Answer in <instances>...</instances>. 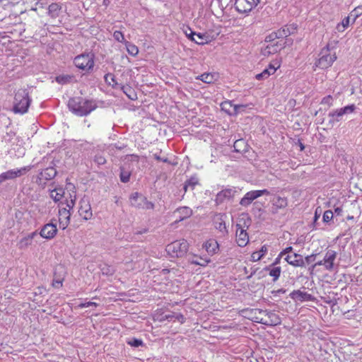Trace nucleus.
Returning a JSON list of instances; mask_svg holds the SVG:
<instances>
[{"label":"nucleus","instance_id":"nucleus-1","mask_svg":"<svg viewBox=\"0 0 362 362\" xmlns=\"http://www.w3.org/2000/svg\"><path fill=\"white\" fill-rule=\"evenodd\" d=\"M70 110L78 116H86L94 110L96 105L90 100H83L81 98H71L68 102Z\"/></svg>","mask_w":362,"mask_h":362},{"label":"nucleus","instance_id":"nucleus-2","mask_svg":"<svg viewBox=\"0 0 362 362\" xmlns=\"http://www.w3.org/2000/svg\"><path fill=\"white\" fill-rule=\"evenodd\" d=\"M251 219L247 214H242L236 223V242L238 246L245 247L249 242L247 230L250 226Z\"/></svg>","mask_w":362,"mask_h":362},{"label":"nucleus","instance_id":"nucleus-3","mask_svg":"<svg viewBox=\"0 0 362 362\" xmlns=\"http://www.w3.org/2000/svg\"><path fill=\"white\" fill-rule=\"evenodd\" d=\"M30 103L28 91L23 88L18 89L15 93L13 110L15 113L25 114L28 112Z\"/></svg>","mask_w":362,"mask_h":362},{"label":"nucleus","instance_id":"nucleus-4","mask_svg":"<svg viewBox=\"0 0 362 362\" xmlns=\"http://www.w3.org/2000/svg\"><path fill=\"white\" fill-rule=\"evenodd\" d=\"M188 247V243L182 239L168 244L166 246V252L171 257H181L187 253Z\"/></svg>","mask_w":362,"mask_h":362},{"label":"nucleus","instance_id":"nucleus-5","mask_svg":"<svg viewBox=\"0 0 362 362\" xmlns=\"http://www.w3.org/2000/svg\"><path fill=\"white\" fill-rule=\"evenodd\" d=\"M74 64L78 69L88 72L95 65L94 54L90 52L79 54L74 58Z\"/></svg>","mask_w":362,"mask_h":362},{"label":"nucleus","instance_id":"nucleus-6","mask_svg":"<svg viewBox=\"0 0 362 362\" xmlns=\"http://www.w3.org/2000/svg\"><path fill=\"white\" fill-rule=\"evenodd\" d=\"M337 59L335 53H332L328 47L322 49L320 53V58L315 63V66L320 69H327L332 66Z\"/></svg>","mask_w":362,"mask_h":362},{"label":"nucleus","instance_id":"nucleus-7","mask_svg":"<svg viewBox=\"0 0 362 362\" xmlns=\"http://www.w3.org/2000/svg\"><path fill=\"white\" fill-rule=\"evenodd\" d=\"M337 258V252L332 250H328L324 256L323 259L316 262L313 267L323 266L325 270L332 272L334 269V261Z\"/></svg>","mask_w":362,"mask_h":362},{"label":"nucleus","instance_id":"nucleus-8","mask_svg":"<svg viewBox=\"0 0 362 362\" xmlns=\"http://www.w3.org/2000/svg\"><path fill=\"white\" fill-rule=\"evenodd\" d=\"M259 2V0H235V7L239 13H245L250 12Z\"/></svg>","mask_w":362,"mask_h":362},{"label":"nucleus","instance_id":"nucleus-9","mask_svg":"<svg viewBox=\"0 0 362 362\" xmlns=\"http://www.w3.org/2000/svg\"><path fill=\"white\" fill-rule=\"evenodd\" d=\"M29 170L28 167L21 168L20 169H13L0 174V183L8 180H13L25 175Z\"/></svg>","mask_w":362,"mask_h":362},{"label":"nucleus","instance_id":"nucleus-10","mask_svg":"<svg viewBox=\"0 0 362 362\" xmlns=\"http://www.w3.org/2000/svg\"><path fill=\"white\" fill-rule=\"evenodd\" d=\"M79 204V215L84 220L87 221L90 219L93 216V214L89 201L86 198L83 197L80 200Z\"/></svg>","mask_w":362,"mask_h":362},{"label":"nucleus","instance_id":"nucleus-11","mask_svg":"<svg viewBox=\"0 0 362 362\" xmlns=\"http://www.w3.org/2000/svg\"><path fill=\"white\" fill-rule=\"evenodd\" d=\"M57 233L56 224L49 223L42 226L39 234L40 235L47 240H51L55 237Z\"/></svg>","mask_w":362,"mask_h":362},{"label":"nucleus","instance_id":"nucleus-12","mask_svg":"<svg viewBox=\"0 0 362 362\" xmlns=\"http://www.w3.org/2000/svg\"><path fill=\"white\" fill-rule=\"evenodd\" d=\"M58 215L59 228L64 230L70 223L71 212L66 208H61L59 209Z\"/></svg>","mask_w":362,"mask_h":362},{"label":"nucleus","instance_id":"nucleus-13","mask_svg":"<svg viewBox=\"0 0 362 362\" xmlns=\"http://www.w3.org/2000/svg\"><path fill=\"white\" fill-rule=\"evenodd\" d=\"M235 193V190L233 188L223 189L216 194L215 201L217 204H220L225 201H228L232 199Z\"/></svg>","mask_w":362,"mask_h":362},{"label":"nucleus","instance_id":"nucleus-14","mask_svg":"<svg viewBox=\"0 0 362 362\" xmlns=\"http://www.w3.org/2000/svg\"><path fill=\"white\" fill-rule=\"evenodd\" d=\"M279 66L280 65L278 62H276L275 64L270 63L269 66L262 71V72L255 76V78L257 80H264L269 78V76L273 75Z\"/></svg>","mask_w":362,"mask_h":362},{"label":"nucleus","instance_id":"nucleus-15","mask_svg":"<svg viewBox=\"0 0 362 362\" xmlns=\"http://www.w3.org/2000/svg\"><path fill=\"white\" fill-rule=\"evenodd\" d=\"M290 297L296 301H311L314 300V297L305 291L300 290H294L290 293Z\"/></svg>","mask_w":362,"mask_h":362},{"label":"nucleus","instance_id":"nucleus-16","mask_svg":"<svg viewBox=\"0 0 362 362\" xmlns=\"http://www.w3.org/2000/svg\"><path fill=\"white\" fill-rule=\"evenodd\" d=\"M192 215V210L187 206L180 207L173 212V216L177 218L175 222L182 221L189 218Z\"/></svg>","mask_w":362,"mask_h":362},{"label":"nucleus","instance_id":"nucleus-17","mask_svg":"<svg viewBox=\"0 0 362 362\" xmlns=\"http://www.w3.org/2000/svg\"><path fill=\"white\" fill-rule=\"evenodd\" d=\"M226 214H218L215 216L214 219L215 228L223 235L228 233L226 226Z\"/></svg>","mask_w":362,"mask_h":362},{"label":"nucleus","instance_id":"nucleus-18","mask_svg":"<svg viewBox=\"0 0 362 362\" xmlns=\"http://www.w3.org/2000/svg\"><path fill=\"white\" fill-rule=\"evenodd\" d=\"M284 259L289 264L292 266L300 267L305 266V260L303 259L300 255L296 253L287 255Z\"/></svg>","mask_w":362,"mask_h":362},{"label":"nucleus","instance_id":"nucleus-19","mask_svg":"<svg viewBox=\"0 0 362 362\" xmlns=\"http://www.w3.org/2000/svg\"><path fill=\"white\" fill-rule=\"evenodd\" d=\"M38 235L37 231L32 232L25 236L23 237L18 243V247L19 249H25L28 246L31 245L33 239Z\"/></svg>","mask_w":362,"mask_h":362},{"label":"nucleus","instance_id":"nucleus-20","mask_svg":"<svg viewBox=\"0 0 362 362\" xmlns=\"http://www.w3.org/2000/svg\"><path fill=\"white\" fill-rule=\"evenodd\" d=\"M252 320L255 322L265 325V320H267V316L268 315L267 310L262 309H254L252 310Z\"/></svg>","mask_w":362,"mask_h":362},{"label":"nucleus","instance_id":"nucleus-21","mask_svg":"<svg viewBox=\"0 0 362 362\" xmlns=\"http://www.w3.org/2000/svg\"><path fill=\"white\" fill-rule=\"evenodd\" d=\"M212 40V37L207 33H196L193 42L197 45H206Z\"/></svg>","mask_w":362,"mask_h":362},{"label":"nucleus","instance_id":"nucleus-22","mask_svg":"<svg viewBox=\"0 0 362 362\" xmlns=\"http://www.w3.org/2000/svg\"><path fill=\"white\" fill-rule=\"evenodd\" d=\"M292 32L287 28H284L282 30H279L278 33H272L266 37V42H276L275 40L279 37H287L291 35Z\"/></svg>","mask_w":362,"mask_h":362},{"label":"nucleus","instance_id":"nucleus-23","mask_svg":"<svg viewBox=\"0 0 362 362\" xmlns=\"http://www.w3.org/2000/svg\"><path fill=\"white\" fill-rule=\"evenodd\" d=\"M292 32L287 28H284L282 30H279L278 33H272L266 37V42H276L275 40L279 37H287L291 35Z\"/></svg>","mask_w":362,"mask_h":362},{"label":"nucleus","instance_id":"nucleus-24","mask_svg":"<svg viewBox=\"0 0 362 362\" xmlns=\"http://www.w3.org/2000/svg\"><path fill=\"white\" fill-rule=\"evenodd\" d=\"M257 198H258L257 190L250 191L241 199L240 204L242 206H247Z\"/></svg>","mask_w":362,"mask_h":362},{"label":"nucleus","instance_id":"nucleus-25","mask_svg":"<svg viewBox=\"0 0 362 362\" xmlns=\"http://www.w3.org/2000/svg\"><path fill=\"white\" fill-rule=\"evenodd\" d=\"M281 320L279 316L273 311L268 310L267 320H265V325L274 326L279 325Z\"/></svg>","mask_w":362,"mask_h":362},{"label":"nucleus","instance_id":"nucleus-26","mask_svg":"<svg viewBox=\"0 0 362 362\" xmlns=\"http://www.w3.org/2000/svg\"><path fill=\"white\" fill-rule=\"evenodd\" d=\"M141 197H144L139 192H134L131 194L129 197L130 204L132 206H134L138 209H141L143 205V202L140 199Z\"/></svg>","mask_w":362,"mask_h":362},{"label":"nucleus","instance_id":"nucleus-27","mask_svg":"<svg viewBox=\"0 0 362 362\" xmlns=\"http://www.w3.org/2000/svg\"><path fill=\"white\" fill-rule=\"evenodd\" d=\"M272 203L277 209H283L287 206L288 200L286 197L275 195L272 199Z\"/></svg>","mask_w":362,"mask_h":362},{"label":"nucleus","instance_id":"nucleus-28","mask_svg":"<svg viewBox=\"0 0 362 362\" xmlns=\"http://www.w3.org/2000/svg\"><path fill=\"white\" fill-rule=\"evenodd\" d=\"M269 272L270 276L273 277V281H276L280 276L281 269L279 266L269 265L265 268Z\"/></svg>","mask_w":362,"mask_h":362},{"label":"nucleus","instance_id":"nucleus-29","mask_svg":"<svg viewBox=\"0 0 362 362\" xmlns=\"http://www.w3.org/2000/svg\"><path fill=\"white\" fill-rule=\"evenodd\" d=\"M204 247L209 254L214 255L218 250V244L214 240H209L205 243Z\"/></svg>","mask_w":362,"mask_h":362},{"label":"nucleus","instance_id":"nucleus-30","mask_svg":"<svg viewBox=\"0 0 362 362\" xmlns=\"http://www.w3.org/2000/svg\"><path fill=\"white\" fill-rule=\"evenodd\" d=\"M234 150L238 153H245L247 151L248 146L244 139H238L233 144Z\"/></svg>","mask_w":362,"mask_h":362},{"label":"nucleus","instance_id":"nucleus-31","mask_svg":"<svg viewBox=\"0 0 362 362\" xmlns=\"http://www.w3.org/2000/svg\"><path fill=\"white\" fill-rule=\"evenodd\" d=\"M118 88L121 89L123 93L130 99V100H136L137 98L136 94L134 90L129 86H123L120 84L118 86Z\"/></svg>","mask_w":362,"mask_h":362},{"label":"nucleus","instance_id":"nucleus-32","mask_svg":"<svg viewBox=\"0 0 362 362\" xmlns=\"http://www.w3.org/2000/svg\"><path fill=\"white\" fill-rule=\"evenodd\" d=\"M268 249L266 245L262 246L259 251H255L251 255V260L252 262H257L260 260L267 253Z\"/></svg>","mask_w":362,"mask_h":362},{"label":"nucleus","instance_id":"nucleus-33","mask_svg":"<svg viewBox=\"0 0 362 362\" xmlns=\"http://www.w3.org/2000/svg\"><path fill=\"white\" fill-rule=\"evenodd\" d=\"M57 175V172L55 169L53 168H48L45 170H43L40 174V178L45 179V180H51L54 178Z\"/></svg>","mask_w":362,"mask_h":362},{"label":"nucleus","instance_id":"nucleus-34","mask_svg":"<svg viewBox=\"0 0 362 362\" xmlns=\"http://www.w3.org/2000/svg\"><path fill=\"white\" fill-rule=\"evenodd\" d=\"M64 195V190L62 188H57L52 190L50 192V197L54 199V202H59Z\"/></svg>","mask_w":362,"mask_h":362},{"label":"nucleus","instance_id":"nucleus-35","mask_svg":"<svg viewBox=\"0 0 362 362\" xmlns=\"http://www.w3.org/2000/svg\"><path fill=\"white\" fill-rule=\"evenodd\" d=\"M131 172L127 170L124 166L120 168L119 178L121 182L127 183L129 181Z\"/></svg>","mask_w":362,"mask_h":362},{"label":"nucleus","instance_id":"nucleus-36","mask_svg":"<svg viewBox=\"0 0 362 362\" xmlns=\"http://www.w3.org/2000/svg\"><path fill=\"white\" fill-rule=\"evenodd\" d=\"M189 262L193 264L206 267L210 262V259L202 257H193L192 259H189Z\"/></svg>","mask_w":362,"mask_h":362},{"label":"nucleus","instance_id":"nucleus-37","mask_svg":"<svg viewBox=\"0 0 362 362\" xmlns=\"http://www.w3.org/2000/svg\"><path fill=\"white\" fill-rule=\"evenodd\" d=\"M105 81L108 85L112 86L115 89L118 88V86L120 85L115 81V76L112 74H107L105 76Z\"/></svg>","mask_w":362,"mask_h":362},{"label":"nucleus","instance_id":"nucleus-38","mask_svg":"<svg viewBox=\"0 0 362 362\" xmlns=\"http://www.w3.org/2000/svg\"><path fill=\"white\" fill-rule=\"evenodd\" d=\"M199 181L197 177H191L187 180L184 185V190L187 192L188 189H194V187L198 184Z\"/></svg>","mask_w":362,"mask_h":362},{"label":"nucleus","instance_id":"nucleus-39","mask_svg":"<svg viewBox=\"0 0 362 362\" xmlns=\"http://www.w3.org/2000/svg\"><path fill=\"white\" fill-rule=\"evenodd\" d=\"M281 47H267L265 46L262 50V53L264 56H269L270 54L276 53L279 50H280Z\"/></svg>","mask_w":362,"mask_h":362},{"label":"nucleus","instance_id":"nucleus-40","mask_svg":"<svg viewBox=\"0 0 362 362\" xmlns=\"http://www.w3.org/2000/svg\"><path fill=\"white\" fill-rule=\"evenodd\" d=\"M198 79L206 83H213L215 80L214 76L210 73H204L197 77Z\"/></svg>","mask_w":362,"mask_h":362},{"label":"nucleus","instance_id":"nucleus-41","mask_svg":"<svg viewBox=\"0 0 362 362\" xmlns=\"http://www.w3.org/2000/svg\"><path fill=\"white\" fill-rule=\"evenodd\" d=\"M344 112H342L341 109H337L335 110H333L329 113V117L332 119L333 121L339 122L340 120V117L344 115Z\"/></svg>","mask_w":362,"mask_h":362},{"label":"nucleus","instance_id":"nucleus-42","mask_svg":"<svg viewBox=\"0 0 362 362\" xmlns=\"http://www.w3.org/2000/svg\"><path fill=\"white\" fill-rule=\"evenodd\" d=\"M352 19L351 16L349 15L347 17L343 19L341 24H338L337 28L339 31L343 32L350 24V20Z\"/></svg>","mask_w":362,"mask_h":362},{"label":"nucleus","instance_id":"nucleus-43","mask_svg":"<svg viewBox=\"0 0 362 362\" xmlns=\"http://www.w3.org/2000/svg\"><path fill=\"white\" fill-rule=\"evenodd\" d=\"M72 78L70 75H60L56 77V81L59 84H66L70 82Z\"/></svg>","mask_w":362,"mask_h":362},{"label":"nucleus","instance_id":"nucleus-44","mask_svg":"<svg viewBox=\"0 0 362 362\" xmlns=\"http://www.w3.org/2000/svg\"><path fill=\"white\" fill-rule=\"evenodd\" d=\"M352 18V22H354L357 18L362 15V6L356 7L349 14Z\"/></svg>","mask_w":362,"mask_h":362},{"label":"nucleus","instance_id":"nucleus-45","mask_svg":"<svg viewBox=\"0 0 362 362\" xmlns=\"http://www.w3.org/2000/svg\"><path fill=\"white\" fill-rule=\"evenodd\" d=\"M76 199V195L75 192H74V194H69V199H66V207L68 208L67 209H69V211H70L71 209H72L74 208V206L75 205Z\"/></svg>","mask_w":362,"mask_h":362},{"label":"nucleus","instance_id":"nucleus-46","mask_svg":"<svg viewBox=\"0 0 362 362\" xmlns=\"http://www.w3.org/2000/svg\"><path fill=\"white\" fill-rule=\"evenodd\" d=\"M140 199L143 202L141 209H153L154 208V204L151 202L148 201L146 197H141Z\"/></svg>","mask_w":362,"mask_h":362},{"label":"nucleus","instance_id":"nucleus-47","mask_svg":"<svg viewBox=\"0 0 362 362\" xmlns=\"http://www.w3.org/2000/svg\"><path fill=\"white\" fill-rule=\"evenodd\" d=\"M127 344L133 347H139L143 345V341L141 339L133 338L127 341Z\"/></svg>","mask_w":362,"mask_h":362},{"label":"nucleus","instance_id":"nucleus-48","mask_svg":"<svg viewBox=\"0 0 362 362\" xmlns=\"http://www.w3.org/2000/svg\"><path fill=\"white\" fill-rule=\"evenodd\" d=\"M247 105H234L233 106V115H237L240 112H242L245 111V110L247 108Z\"/></svg>","mask_w":362,"mask_h":362},{"label":"nucleus","instance_id":"nucleus-49","mask_svg":"<svg viewBox=\"0 0 362 362\" xmlns=\"http://www.w3.org/2000/svg\"><path fill=\"white\" fill-rule=\"evenodd\" d=\"M101 272L103 274L112 275L114 274L115 270L110 266L104 265V267H101Z\"/></svg>","mask_w":362,"mask_h":362},{"label":"nucleus","instance_id":"nucleus-50","mask_svg":"<svg viewBox=\"0 0 362 362\" xmlns=\"http://www.w3.org/2000/svg\"><path fill=\"white\" fill-rule=\"evenodd\" d=\"M234 105L233 104L232 101H225L221 104L222 110L226 111L228 112V114L232 115L233 112H230L228 108L233 107V108Z\"/></svg>","mask_w":362,"mask_h":362},{"label":"nucleus","instance_id":"nucleus-51","mask_svg":"<svg viewBox=\"0 0 362 362\" xmlns=\"http://www.w3.org/2000/svg\"><path fill=\"white\" fill-rule=\"evenodd\" d=\"M113 37L117 42H123L124 41V36L123 33L119 30L114 32Z\"/></svg>","mask_w":362,"mask_h":362},{"label":"nucleus","instance_id":"nucleus-52","mask_svg":"<svg viewBox=\"0 0 362 362\" xmlns=\"http://www.w3.org/2000/svg\"><path fill=\"white\" fill-rule=\"evenodd\" d=\"M94 161L98 165H103L106 163V159L105 158V157L103 155L97 154L95 156Z\"/></svg>","mask_w":362,"mask_h":362},{"label":"nucleus","instance_id":"nucleus-53","mask_svg":"<svg viewBox=\"0 0 362 362\" xmlns=\"http://www.w3.org/2000/svg\"><path fill=\"white\" fill-rule=\"evenodd\" d=\"M333 218V212L330 210L326 211L323 214V221L324 222L328 223Z\"/></svg>","mask_w":362,"mask_h":362},{"label":"nucleus","instance_id":"nucleus-54","mask_svg":"<svg viewBox=\"0 0 362 362\" xmlns=\"http://www.w3.org/2000/svg\"><path fill=\"white\" fill-rule=\"evenodd\" d=\"M344 115L352 113L356 110L355 105H349L344 107L341 108Z\"/></svg>","mask_w":362,"mask_h":362},{"label":"nucleus","instance_id":"nucleus-55","mask_svg":"<svg viewBox=\"0 0 362 362\" xmlns=\"http://www.w3.org/2000/svg\"><path fill=\"white\" fill-rule=\"evenodd\" d=\"M127 51H128L129 54L132 56H136L139 52V49H138L137 47L134 45H129L127 47Z\"/></svg>","mask_w":362,"mask_h":362},{"label":"nucleus","instance_id":"nucleus-56","mask_svg":"<svg viewBox=\"0 0 362 362\" xmlns=\"http://www.w3.org/2000/svg\"><path fill=\"white\" fill-rule=\"evenodd\" d=\"M186 36L190 40L193 41L194 38L195 32L192 31V29L189 27H187L184 30Z\"/></svg>","mask_w":362,"mask_h":362},{"label":"nucleus","instance_id":"nucleus-57","mask_svg":"<svg viewBox=\"0 0 362 362\" xmlns=\"http://www.w3.org/2000/svg\"><path fill=\"white\" fill-rule=\"evenodd\" d=\"M98 305V304L97 303L88 301V302L80 303L78 305V307L79 308H88V307H90V306L97 307Z\"/></svg>","mask_w":362,"mask_h":362},{"label":"nucleus","instance_id":"nucleus-58","mask_svg":"<svg viewBox=\"0 0 362 362\" xmlns=\"http://www.w3.org/2000/svg\"><path fill=\"white\" fill-rule=\"evenodd\" d=\"M174 313H170L168 314L162 315L160 321H173Z\"/></svg>","mask_w":362,"mask_h":362},{"label":"nucleus","instance_id":"nucleus-59","mask_svg":"<svg viewBox=\"0 0 362 362\" xmlns=\"http://www.w3.org/2000/svg\"><path fill=\"white\" fill-rule=\"evenodd\" d=\"M173 321H178L181 324L185 322V318L181 313H174Z\"/></svg>","mask_w":362,"mask_h":362},{"label":"nucleus","instance_id":"nucleus-60","mask_svg":"<svg viewBox=\"0 0 362 362\" xmlns=\"http://www.w3.org/2000/svg\"><path fill=\"white\" fill-rule=\"evenodd\" d=\"M63 284V279H54L52 281V286L54 288H61Z\"/></svg>","mask_w":362,"mask_h":362},{"label":"nucleus","instance_id":"nucleus-61","mask_svg":"<svg viewBox=\"0 0 362 362\" xmlns=\"http://www.w3.org/2000/svg\"><path fill=\"white\" fill-rule=\"evenodd\" d=\"M60 7L57 4H52L49 6V12H57L59 10Z\"/></svg>","mask_w":362,"mask_h":362},{"label":"nucleus","instance_id":"nucleus-62","mask_svg":"<svg viewBox=\"0 0 362 362\" xmlns=\"http://www.w3.org/2000/svg\"><path fill=\"white\" fill-rule=\"evenodd\" d=\"M332 96L331 95H328V96L325 97L322 99V103L327 104V105H330L332 104Z\"/></svg>","mask_w":362,"mask_h":362},{"label":"nucleus","instance_id":"nucleus-63","mask_svg":"<svg viewBox=\"0 0 362 362\" xmlns=\"http://www.w3.org/2000/svg\"><path fill=\"white\" fill-rule=\"evenodd\" d=\"M257 192L258 197H259L262 195H269L270 194V192L266 189H261V190H257Z\"/></svg>","mask_w":362,"mask_h":362},{"label":"nucleus","instance_id":"nucleus-64","mask_svg":"<svg viewBox=\"0 0 362 362\" xmlns=\"http://www.w3.org/2000/svg\"><path fill=\"white\" fill-rule=\"evenodd\" d=\"M283 256L284 255H281V253L280 252L278 257L274 259V262L271 265L277 266L279 264H280L281 259Z\"/></svg>","mask_w":362,"mask_h":362}]
</instances>
